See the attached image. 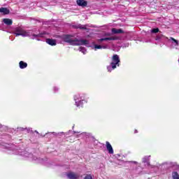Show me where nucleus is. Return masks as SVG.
<instances>
[{"label":"nucleus","mask_w":179,"mask_h":179,"mask_svg":"<svg viewBox=\"0 0 179 179\" xmlns=\"http://www.w3.org/2000/svg\"><path fill=\"white\" fill-rule=\"evenodd\" d=\"M72 36L71 35H64L63 36V41L65 43H69L70 45L72 46H80V45H89V41L87 39H72Z\"/></svg>","instance_id":"f257e3e1"},{"label":"nucleus","mask_w":179,"mask_h":179,"mask_svg":"<svg viewBox=\"0 0 179 179\" xmlns=\"http://www.w3.org/2000/svg\"><path fill=\"white\" fill-rule=\"evenodd\" d=\"M120 59L118 55H113L112 57V62L110 65L107 67L108 72H111L113 70H115L117 66H120Z\"/></svg>","instance_id":"f03ea898"},{"label":"nucleus","mask_w":179,"mask_h":179,"mask_svg":"<svg viewBox=\"0 0 179 179\" xmlns=\"http://www.w3.org/2000/svg\"><path fill=\"white\" fill-rule=\"evenodd\" d=\"M13 34H15L17 37L19 36H27L29 35L28 32L21 27H15L13 31Z\"/></svg>","instance_id":"7ed1b4c3"},{"label":"nucleus","mask_w":179,"mask_h":179,"mask_svg":"<svg viewBox=\"0 0 179 179\" xmlns=\"http://www.w3.org/2000/svg\"><path fill=\"white\" fill-rule=\"evenodd\" d=\"M66 176L69 179H79L80 178V176L78 173L73 171L69 172Z\"/></svg>","instance_id":"20e7f679"},{"label":"nucleus","mask_w":179,"mask_h":179,"mask_svg":"<svg viewBox=\"0 0 179 179\" xmlns=\"http://www.w3.org/2000/svg\"><path fill=\"white\" fill-rule=\"evenodd\" d=\"M78 6L86 7L87 6V1L86 0H77L76 1Z\"/></svg>","instance_id":"39448f33"},{"label":"nucleus","mask_w":179,"mask_h":179,"mask_svg":"<svg viewBox=\"0 0 179 179\" xmlns=\"http://www.w3.org/2000/svg\"><path fill=\"white\" fill-rule=\"evenodd\" d=\"M106 148L109 154L110 155L114 154V150H113V146L110 145V143L108 141H106Z\"/></svg>","instance_id":"423d86ee"},{"label":"nucleus","mask_w":179,"mask_h":179,"mask_svg":"<svg viewBox=\"0 0 179 179\" xmlns=\"http://www.w3.org/2000/svg\"><path fill=\"white\" fill-rule=\"evenodd\" d=\"M46 42L48 45H51V46H56L57 45V41L56 39H50V38H48L46 40Z\"/></svg>","instance_id":"0eeeda50"},{"label":"nucleus","mask_w":179,"mask_h":179,"mask_svg":"<svg viewBox=\"0 0 179 179\" xmlns=\"http://www.w3.org/2000/svg\"><path fill=\"white\" fill-rule=\"evenodd\" d=\"M112 33H113V34H122L124 31L122 29L113 28Z\"/></svg>","instance_id":"6e6552de"},{"label":"nucleus","mask_w":179,"mask_h":179,"mask_svg":"<svg viewBox=\"0 0 179 179\" xmlns=\"http://www.w3.org/2000/svg\"><path fill=\"white\" fill-rule=\"evenodd\" d=\"M3 22L5 24H6L8 26H11L13 23V20L9 19V18H4L3 20Z\"/></svg>","instance_id":"1a4fd4ad"},{"label":"nucleus","mask_w":179,"mask_h":179,"mask_svg":"<svg viewBox=\"0 0 179 179\" xmlns=\"http://www.w3.org/2000/svg\"><path fill=\"white\" fill-rule=\"evenodd\" d=\"M19 64H20V68L21 69H26V68L28 66L27 63V62H23V61H20V63H19Z\"/></svg>","instance_id":"9d476101"},{"label":"nucleus","mask_w":179,"mask_h":179,"mask_svg":"<svg viewBox=\"0 0 179 179\" xmlns=\"http://www.w3.org/2000/svg\"><path fill=\"white\" fill-rule=\"evenodd\" d=\"M10 12L9 9H7L6 8H0V13H3V15H8Z\"/></svg>","instance_id":"9b49d317"},{"label":"nucleus","mask_w":179,"mask_h":179,"mask_svg":"<svg viewBox=\"0 0 179 179\" xmlns=\"http://www.w3.org/2000/svg\"><path fill=\"white\" fill-rule=\"evenodd\" d=\"M115 40H116L115 37H109V38L99 39V41L103 42V41H115Z\"/></svg>","instance_id":"f8f14e48"},{"label":"nucleus","mask_w":179,"mask_h":179,"mask_svg":"<svg viewBox=\"0 0 179 179\" xmlns=\"http://www.w3.org/2000/svg\"><path fill=\"white\" fill-rule=\"evenodd\" d=\"M173 179H179V174L177 171H174L172 173Z\"/></svg>","instance_id":"ddd939ff"},{"label":"nucleus","mask_w":179,"mask_h":179,"mask_svg":"<svg viewBox=\"0 0 179 179\" xmlns=\"http://www.w3.org/2000/svg\"><path fill=\"white\" fill-rule=\"evenodd\" d=\"M94 48H96V49H101V48L106 49V46H102L101 45H95Z\"/></svg>","instance_id":"4468645a"},{"label":"nucleus","mask_w":179,"mask_h":179,"mask_svg":"<svg viewBox=\"0 0 179 179\" xmlns=\"http://www.w3.org/2000/svg\"><path fill=\"white\" fill-rule=\"evenodd\" d=\"M159 28H154L152 30V33H159Z\"/></svg>","instance_id":"2eb2a0df"},{"label":"nucleus","mask_w":179,"mask_h":179,"mask_svg":"<svg viewBox=\"0 0 179 179\" xmlns=\"http://www.w3.org/2000/svg\"><path fill=\"white\" fill-rule=\"evenodd\" d=\"M84 179H93L91 174H87Z\"/></svg>","instance_id":"dca6fc26"},{"label":"nucleus","mask_w":179,"mask_h":179,"mask_svg":"<svg viewBox=\"0 0 179 179\" xmlns=\"http://www.w3.org/2000/svg\"><path fill=\"white\" fill-rule=\"evenodd\" d=\"M171 39L176 44V45H178V41H176L174 38H171Z\"/></svg>","instance_id":"f3484780"},{"label":"nucleus","mask_w":179,"mask_h":179,"mask_svg":"<svg viewBox=\"0 0 179 179\" xmlns=\"http://www.w3.org/2000/svg\"><path fill=\"white\" fill-rule=\"evenodd\" d=\"M134 134H138V130L137 129H134Z\"/></svg>","instance_id":"a211bd4d"},{"label":"nucleus","mask_w":179,"mask_h":179,"mask_svg":"<svg viewBox=\"0 0 179 179\" xmlns=\"http://www.w3.org/2000/svg\"><path fill=\"white\" fill-rule=\"evenodd\" d=\"M33 36H35V37L38 36V35H36V34H34Z\"/></svg>","instance_id":"6ab92c4d"},{"label":"nucleus","mask_w":179,"mask_h":179,"mask_svg":"<svg viewBox=\"0 0 179 179\" xmlns=\"http://www.w3.org/2000/svg\"><path fill=\"white\" fill-rule=\"evenodd\" d=\"M83 29H86V28H85V27H83Z\"/></svg>","instance_id":"aec40b11"}]
</instances>
